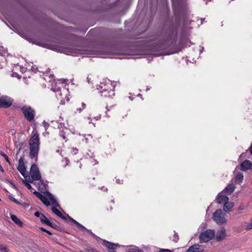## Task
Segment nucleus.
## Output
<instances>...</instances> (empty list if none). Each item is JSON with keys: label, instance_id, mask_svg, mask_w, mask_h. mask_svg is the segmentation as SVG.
Returning a JSON list of instances; mask_svg holds the SVG:
<instances>
[{"label": "nucleus", "instance_id": "35", "mask_svg": "<svg viewBox=\"0 0 252 252\" xmlns=\"http://www.w3.org/2000/svg\"><path fill=\"white\" fill-rule=\"evenodd\" d=\"M10 199L13 201V202H14L15 203H16V204H19V201L16 199L14 197H11L10 198Z\"/></svg>", "mask_w": 252, "mask_h": 252}, {"label": "nucleus", "instance_id": "8", "mask_svg": "<svg viewBox=\"0 0 252 252\" xmlns=\"http://www.w3.org/2000/svg\"><path fill=\"white\" fill-rule=\"evenodd\" d=\"M30 174L31 176L30 178L32 180H40L41 176L37 166L35 164L32 165Z\"/></svg>", "mask_w": 252, "mask_h": 252}, {"label": "nucleus", "instance_id": "41", "mask_svg": "<svg viewBox=\"0 0 252 252\" xmlns=\"http://www.w3.org/2000/svg\"><path fill=\"white\" fill-rule=\"evenodd\" d=\"M60 135L63 137V139H65V137L64 135L62 132L60 133Z\"/></svg>", "mask_w": 252, "mask_h": 252}, {"label": "nucleus", "instance_id": "23", "mask_svg": "<svg viewBox=\"0 0 252 252\" xmlns=\"http://www.w3.org/2000/svg\"><path fill=\"white\" fill-rule=\"evenodd\" d=\"M73 222L75 224H76L79 227V228L81 230H87V229L84 226H83L82 224H81L80 223H79V222H78L76 220H73Z\"/></svg>", "mask_w": 252, "mask_h": 252}, {"label": "nucleus", "instance_id": "12", "mask_svg": "<svg viewBox=\"0 0 252 252\" xmlns=\"http://www.w3.org/2000/svg\"><path fill=\"white\" fill-rule=\"evenodd\" d=\"M252 169V163L249 160H244L241 164V170L246 171Z\"/></svg>", "mask_w": 252, "mask_h": 252}, {"label": "nucleus", "instance_id": "7", "mask_svg": "<svg viewBox=\"0 0 252 252\" xmlns=\"http://www.w3.org/2000/svg\"><path fill=\"white\" fill-rule=\"evenodd\" d=\"M23 113L25 118L29 122H31L34 119L35 116V112L31 107L25 106L22 108Z\"/></svg>", "mask_w": 252, "mask_h": 252}, {"label": "nucleus", "instance_id": "17", "mask_svg": "<svg viewBox=\"0 0 252 252\" xmlns=\"http://www.w3.org/2000/svg\"><path fill=\"white\" fill-rule=\"evenodd\" d=\"M11 219L18 226L21 227L23 226V222L15 215H11Z\"/></svg>", "mask_w": 252, "mask_h": 252}, {"label": "nucleus", "instance_id": "27", "mask_svg": "<svg viewBox=\"0 0 252 252\" xmlns=\"http://www.w3.org/2000/svg\"><path fill=\"white\" fill-rule=\"evenodd\" d=\"M252 229V219L251 220L250 223L246 226L247 230H250Z\"/></svg>", "mask_w": 252, "mask_h": 252}, {"label": "nucleus", "instance_id": "38", "mask_svg": "<svg viewBox=\"0 0 252 252\" xmlns=\"http://www.w3.org/2000/svg\"><path fill=\"white\" fill-rule=\"evenodd\" d=\"M174 236H175V238L174 239V241L175 242H177L179 238L176 234H175Z\"/></svg>", "mask_w": 252, "mask_h": 252}, {"label": "nucleus", "instance_id": "33", "mask_svg": "<svg viewBox=\"0 0 252 252\" xmlns=\"http://www.w3.org/2000/svg\"><path fill=\"white\" fill-rule=\"evenodd\" d=\"M45 188V185L41 183V185L39 186L38 189L39 190H42Z\"/></svg>", "mask_w": 252, "mask_h": 252}, {"label": "nucleus", "instance_id": "36", "mask_svg": "<svg viewBox=\"0 0 252 252\" xmlns=\"http://www.w3.org/2000/svg\"><path fill=\"white\" fill-rule=\"evenodd\" d=\"M227 221V220L223 217H221V224L225 223Z\"/></svg>", "mask_w": 252, "mask_h": 252}, {"label": "nucleus", "instance_id": "28", "mask_svg": "<svg viewBox=\"0 0 252 252\" xmlns=\"http://www.w3.org/2000/svg\"><path fill=\"white\" fill-rule=\"evenodd\" d=\"M39 229L41 231H42L43 232H45L47 233L49 235H52V233L50 231L47 230V229H46L45 228H44L43 227H39Z\"/></svg>", "mask_w": 252, "mask_h": 252}, {"label": "nucleus", "instance_id": "22", "mask_svg": "<svg viewBox=\"0 0 252 252\" xmlns=\"http://www.w3.org/2000/svg\"><path fill=\"white\" fill-rule=\"evenodd\" d=\"M247 210V207L244 205H241L239 206L238 212L239 214H242Z\"/></svg>", "mask_w": 252, "mask_h": 252}, {"label": "nucleus", "instance_id": "37", "mask_svg": "<svg viewBox=\"0 0 252 252\" xmlns=\"http://www.w3.org/2000/svg\"><path fill=\"white\" fill-rule=\"evenodd\" d=\"M20 67V68L21 69V71L23 73V72H25L26 71V68H24V67H21V66H20L19 65H17V67Z\"/></svg>", "mask_w": 252, "mask_h": 252}, {"label": "nucleus", "instance_id": "1", "mask_svg": "<svg viewBox=\"0 0 252 252\" xmlns=\"http://www.w3.org/2000/svg\"><path fill=\"white\" fill-rule=\"evenodd\" d=\"M33 193L46 206L52 205V211L55 214L61 218L66 219L65 215L56 208V207H59V205L51 193L47 192L45 195H43L37 191H35Z\"/></svg>", "mask_w": 252, "mask_h": 252}, {"label": "nucleus", "instance_id": "40", "mask_svg": "<svg viewBox=\"0 0 252 252\" xmlns=\"http://www.w3.org/2000/svg\"><path fill=\"white\" fill-rule=\"evenodd\" d=\"M251 155H252V143L251 144L250 147H249V149Z\"/></svg>", "mask_w": 252, "mask_h": 252}, {"label": "nucleus", "instance_id": "9", "mask_svg": "<svg viewBox=\"0 0 252 252\" xmlns=\"http://www.w3.org/2000/svg\"><path fill=\"white\" fill-rule=\"evenodd\" d=\"M13 103V100L7 96H3L0 97V107H9Z\"/></svg>", "mask_w": 252, "mask_h": 252}, {"label": "nucleus", "instance_id": "11", "mask_svg": "<svg viewBox=\"0 0 252 252\" xmlns=\"http://www.w3.org/2000/svg\"><path fill=\"white\" fill-rule=\"evenodd\" d=\"M204 247L198 244H194L190 246L187 252H202L204 251Z\"/></svg>", "mask_w": 252, "mask_h": 252}, {"label": "nucleus", "instance_id": "6", "mask_svg": "<svg viewBox=\"0 0 252 252\" xmlns=\"http://www.w3.org/2000/svg\"><path fill=\"white\" fill-rule=\"evenodd\" d=\"M221 204H223V211L227 213L230 212L234 207V203L229 201V198L224 195H221Z\"/></svg>", "mask_w": 252, "mask_h": 252}, {"label": "nucleus", "instance_id": "4", "mask_svg": "<svg viewBox=\"0 0 252 252\" xmlns=\"http://www.w3.org/2000/svg\"><path fill=\"white\" fill-rule=\"evenodd\" d=\"M39 137L36 132L33 134L29 141L30 145V157L33 158H35L37 159L38 151L39 150Z\"/></svg>", "mask_w": 252, "mask_h": 252}, {"label": "nucleus", "instance_id": "44", "mask_svg": "<svg viewBox=\"0 0 252 252\" xmlns=\"http://www.w3.org/2000/svg\"><path fill=\"white\" fill-rule=\"evenodd\" d=\"M121 181H120V180H117V183H119V184H121Z\"/></svg>", "mask_w": 252, "mask_h": 252}, {"label": "nucleus", "instance_id": "2", "mask_svg": "<svg viewBox=\"0 0 252 252\" xmlns=\"http://www.w3.org/2000/svg\"><path fill=\"white\" fill-rule=\"evenodd\" d=\"M51 90L56 93V97L58 99H61V101H64V99L67 98V95L68 94V91L65 87L64 83L62 80L57 81L54 80L51 83Z\"/></svg>", "mask_w": 252, "mask_h": 252}, {"label": "nucleus", "instance_id": "16", "mask_svg": "<svg viewBox=\"0 0 252 252\" xmlns=\"http://www.w3.org/2000/svg\"><path fill=\"white\" fill-rule=\"evenodd\" d=\"M41 222L43 223H45L48 226H52V223L48 220V219L43 215H41L40 218L39 219Z\"/></svg>", "mask_w": 252, "mask_h": 252}, {"label": "nucleus", "instance_id": "14", "mask_svg": "<svg viewBox=\"0 0 252 252\" xmlns=\"http://www.w3.org/2000/svg\"><path fill=\"white\" fill-rule=\"evenodd\" d=\"M235 189V186L234 184H228L223 189V192L227 194H231Z\"/></svg>", "mask_w": 252, "mask_h": 252}, {"label": "nucleus", "instance_id": "34", "mask_svg": "<svg viewBox=\"0 0 252 252\" xmlns=\"http://www.w3.org/2000/svg\"><path fill=\"white\" fill-rule=\"evenodd\" d=\"M159 252H172L171 250L167 249H162L159 251Z\"/></svg>", "mask_w": 252, "mask_h": 252}, {"label": "nucleus", "instance_id": "19", "mask_svg": "<svg viewBox=\"0 0 252 252\" xmlns=\"http://www.w3.org/2000/svg\"><path fill=\"white\" fill-rule=\"evenodd\" d=\"M33 180H32L31 179L30 177H29V179L28 180H23V183L25 184L26 186L27 187V188L29 189H32V186L29 183V182L32 183Z\"/></svg>", "mask_w": 252, "mask_h": 252}, {"label": "nucleus", "instance_id": "20", "mask_svg": "<svg viewBox=\"0 0 252 252\" xmlns=\"http://www.w3.org/2000/svg\"><path fill=\"white\" fill-rule=\"evenodd\" d=\"M0 252H9V250L5 245L0 244Z\"/></svg>", "mask_w": 252, "mask_h": 252}, {"label": "nucleus", "instance_id": "30", "mask_svg": "<svg viewBox=\"0 0 252 252\" xmlns=\"http://www.w3.org/2000/svg\"><path fill=\"white\" fill-rule=\"evenodd\" d=\"M216 200L218 203L220 204V193L218 194Z\"/></svg>", "mask_w": 252, "mask_h": 252}, {"label": "nucleus", "instance_id": "31", "mask_svg": "<svg viewBox=\"0 0 252 252\" xmlns=\"http://www.w3.org/2000/svg\"><path fill=\"white\" fill-rule=\"evenodd\" d=\"M221 239L222 238H223L224 237H225V235H226V233H225V230L224 229H223L222 228H221Z\"/></svg>", "mask_w": 252, "mask_h": 252}, {"label": "nucleus", "instance_id": "43", "mask_svg": "<svg viewBox=\"0 0 252 252\" xmlns=\"http://www.w3.org/2000/svg\"><path fill=\"white\" fill-rule=\"evenodd\" d=\"M0 170L1 171H2V172H3V171H4V170H3V168H2V167H1V166H0Z\"/></svg>", "mask_w": 252, "mask_h": 252}, {"label": "nucleus", "instance_id": "25", "mask_svg": "<svg viewBox=\"0 0 252 252\" xmlns=\"http://www.w3.org/2000/svg\"><path fill=\"white\" fill-rule=\"evenodd\" d=\"M0 154L1 156H2L4 158V159L6 160V161L7 162L10 163V161H9V160L8 159V157L3 152L0 151Z\"/></svg>", "mask_w": 252, "mask_h": 252}, {"label": "nucleus", "instance_id": "3", "mask_svg": "<svg viewBox=\"0 0 252 252\" xmlns=\"http://www.w3.org/2000/svg\"><path fill=\"white\" fill-rule=\"evenodd\" d=\"M115 85L109 80H103L100 82L97 89L102 96L112 97L115 94Z\"/></svg>", "mask_w": 252, "mask_h": 252}, {"label": "nucleus", "instance_id": "39", "mask_svg": "<svg viewBox=\"0 0 252 252\" xmlns=\"http://www.w3.org/2000/svg\"><path fill=\"white\" fill-rule=\"evenodd\" d=\"M12 76L13 77H18V78H20L19 75H18L16 73H13L12 74Z\"/></svg>", "mask_w": 252, "mask_h": 252}, {"label": "nucleus", "instance_id": "18", "mask_svg": "<svg viewBox=\"0 0 252 252\" xmlns=\"http://www.w3.org/2000/svg\"><path fill=\"white\" fill-rule=\"evenodd\" d=\"M244 179V175L243 173L239 172L238 173L236 176V182L238 184H240L242 182Z\"/></svg>", "mask_w": 252, "mask_h": 252}, {"label": "nucleus", "instance_id": "32", "mask_svg": "<svg viewBox=\"0 0 252 252\" xmlns=\"http://www.w3.org/2000/svg\"><path fill=\"white\" fill-rule=\"evenodd\" d=\"M41 215L42 214H40L39 212H35L34 213V216L39 218V219L40 218Z\"/></svg>", "mask_w": 252, "mask_h": 252}, {"label": "nucleus", "instance_id": "42", "mask_svg": "<svg viewBox=\"0 0 252 252\" xmlns=\"http://www.w3.org/2000/svg\"><path fill=\"white\" fill-rule=\"evenodd\" d=\"M77 151H78V150L76 149H73V152L74 153V154H76L77 153Z\"/></svg>", "mask_w": 252, "mask_h": 252}, {"label": "nucleus", "instance_id": "5", "mask_svg": "<svg viewBox=\"0 0 252 252\" xmlns=\"http://www.w3.org/2000/svg\"><path fill=\"white\" fill-rule=\"evenodd\" d=\"M215 232L213 229H207L199 235V240L201 243H206L212 239L215 236Z\"/></svg>", "mask_w": 252, "mask_h": 252}, {"label": "nucleus", "instance_id": "45", "mask_svg": "<svg viewBox=\"0 0 252 252\" xmlns=\"http://www.w3.org/2000/svg\"><path fill=\"white\" fill-rule=\"evenodd\" d=\"M203 49H204V47H201V50H200V52H202Z\"/></svg>", "mask_w": 252, "mask_h": 252}, {"label": "nucleus", "instance_id": "29", "mask_svg": "<svg viewBox=\"0 0 252 252\" xmlns=\"http://www.w3.org/2000/svg\"><path fill=\"white\" fill-rule=\"evenodd\" d=\"M92 139V136L89 134L87 135V137H85V142L86 143H88L90 139Z\"/></svg>", "mask_w": 252, "mask_h": 252}, {"label": "nucleus", "instance_id": "13", "mask_svg": "<svg viewBox=\"0 0 252 252\" xmlns=\"http://www.w3.org/2000/svg\"><path fill=\"white\" fill-rule=\"evenodd\" d=\"M104 245L109 249V252H116L114 250L118 247V245L115 243H111L106 241H104Z\"/></svg>", "mask_w": 252, "mask_h": 252}, {"label": "nucleus", "instance_id": "46", "mask_svg": "<svg viewBox=\"0 0 252 252\" xmlns=\"http://www.w3.org/2000/svg\"><path fill=\"white\" fill-rule=\"evenodd\" d=\"M173 5H174V6H175V2L173 1Z\"/></svg>", "mask_w": 252, "mask_h": 252}, {"label": "nucleus", "instance_id": "21", "mask_svg": "<svg viewBox=\"0 0 252 252\" xmlns=\"http://www.w3.org/2000/svg\"><path fill=\"white\" fill-rule=\"evenodd\" d=\"M7 53V51L3 46H0V55L2 56H5Z\"/></svg>", "mask_w": 252, "mask_h": 252}, {"label": "nucleus", "instance_id": "24", "mask_svg": "<svg viewBox=\"0 0 252 252\" xmlns=\"http://www.w3.org/2000/svg\"><path fill=\"white\" fill-rule=\"evenodd\" d=\"M126 252H144L143 250L136 248L130 249L126 251Z\"/></svg>", "mask_w": 252, "mask_h": 252}, {"label": "nucleus", "instance_id": "15", "mask_svg": "<svg viewBox=\"0 0 252 252\" xmlns=\"http://www.w3.org/2000/svg\"><path fill=\"white\" fill-rule=\"evenodd\" d=\"M213 220L218 224L220 223V209H218L214 213Z\"/></svg>", "mask_w": 252, "mask_h": 252}, {"label": "nucleus", "instance_id": "26", "mask_svg": "<svg viewBox=\"0 0 252 252\" xmlns=\"http://www.w3.org/2000/svg\"><path fill=\"white\" fill-rule=\"evenodd\" d=\"M82 108H77V110L80 113L81 112L83 109H84L86 107V104L84 103H82Z\"/></svg>", "mask_w": 252, "mask_h": 252}, {"label": "nucleus", "instance_id": "10", "mask_svg": "<svg viewBox=\"0 0 252 252\" xmlns=\"http://www.w3.org/2000/svg\"><path fill=\"white\" fill-rule=\"evenodd\" d=\"M18 170L26 178H27L26 169L24 162V158L21 157L19 160Z\"/></svg>", "mask_w": 252, "mask_h": 252}]
</instances>
